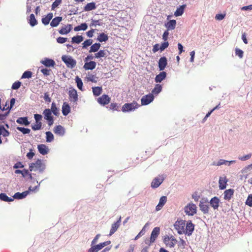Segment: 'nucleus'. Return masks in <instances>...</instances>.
I'll list each match as a JSON object with an SVG mask.
<instances>
[{
  "instance_id": "1",
  "label": "nucleus",
  "mask_w": 252,
  "mask_h": 252,
  "mask_svg": "<svg viewBox=\"0 0 252 252\" xmlns=\"http://www.w3.org/2000/svg\"><path fill=\"white\" fill-rule=\"evenodd\" d=\"M45 168L44 164L41 159H37L35 162L31 163L29 165V170L30 171H39L42 172Z\"/></svg>"
},
{
  "instance_id": "2",
  "label": "nucleus",
  "mask_w": 252,
  "mask_h": 252,
  "mask_svg": "<svg viewBox=\"0 0 252 252\" xmlns=\"http://www.w3.org/2000/svg\"><path fill=\"white\" fill-rule=\"evenodd\" d=\"M184 212L187 215L192 216L197 213V206L193 203H189L185 207Z\"/></svg>"
},
{
  "instance_id": "3",
  "label": "nucleus",
  "mask_w": 252,
  "mask_h": 252,
  "mask_svg": "<svg viewBox=\"0 0 252 252\" xmlns=\"http://www.w3.org/2000/svg\"><path fill=\"white\" fill-rule=\"evenodd\" d=\"M139 105L137 102L133 101L131 103H125L122 107V111L123 112H130L135 110L138 108Z\"/></svg>"
},
{
  "instance_id": "4",
  "label": "nucleus",
  "mask_w": 252,
  "mask_h": 252,
  "mask_svg": "<svg viewBox=\"0 0 252 252\" xmlns=\"http://www.w3.org/2000/svg\"><path fill=\"white\" fill-rule=\"evenodd\" d=\"M186 221L183 220H177L174 224L175 229L179 234L185 233Z\"/></svg>"
},
{
  "instance_id": "5",
  "label": "nucleus",
  "mask_w": 252,
  "mask_h": 252,
  "mask_svg": "<svg viewBox=\"0 0 252 252\" xmlns=\"http://www.w3.org/2000/svg\"><path fill=\"white\" fill-rule=\"evenodd\" d=\"M62 59L68 67L73 68L76 64V61L70 56H63Z\"/></svg>"
},
{
  "instance_id": "6",
  "label": "nucleus",
  "mask_w": 252,
  "mask_h": 252,
  "mask_svg": "<svg viewBox=\"0 0 252 252\" xmlns=\"http://www.w3.org/2000/svg\"><path fill=\"white\" fill-rule=\"evenodd\" d=\"M38 187V186H35L34 188H32V187H30L29 188V190H27L25 191H24L22 193L17 192L14 194V195L13 196V198L14 199H21L25 197H26L27 195L29 193L30 191H34Z\"/></svg>"
},
{
  "instance_id": "7",
  "label": "nucleus",
  "mask_w": 252,
  "mask_h": 252,
  "mask_svg": "<svg viewBox=\"0 0 252 252\" xmlns=\"http://www.w3.org/2000/svg\"><path fill=\"white\" fill-rule=\"evenodd\" d=\"M200 210L204 214L209 213V206L208 205V201L207 199L202 198L200 201L199 204Z\"/></svg>"
},
{
  "instance_id": "8",
  "label": "nucleus",
  "mask_w": 252,
  "mask_h": 252,
  "mask_svg": "<svg viewBox=\"0 0 252 252\" xmlns=\"http://www.w3.org/2000/svg\"><path fill=\"white\" fill-rule=\"evenodd\" d=\"M110 244V241H108L103 243H100L97 245L92 246L90 249H89L88 252H97L103 247L107 246Z\"/></svg>"
},
{
  "instance_id": "9",
  "label": "nucleus",
  "mask_w": 252,
  "mask_h": 252,
  "mask_svg": "<svg viewBox=\"0 0 252 252\" xmlns=\"http://www.w3.org/2000/svg\"><path fill=\"white\" fill-rule=\"evenodd\" d=\"M163 241L166 245L170 248L173 247L177 242V240L174 237L168 236H165Z\"/></svg>"
},
{
  "instance_id": "10",
  "label": "nucleus",
  "mask_w": 252,
  "mask_h": 252,
  "mask_svg": "<svg viewBox=\"0 0 252 252\" xmlns=\"http://www.w3.org/2000/svg\"><path fill=\"white\" fill-rule=\"evenodd\" d=\"M154 98V96L151 94L144 95L141 99V105H146L149 104L153 101Z\"/></svg>"
},
{
  "instance_id": "11",
  "label": "nucleus",
  "mask_w": 252,
  "mask_h": 252,
  "mask_svg": "<svg viewBox=\"0 0 252 252\" xmlns=\"http://www.w3.org/2000/svg\"><path fill=\"white\" fill-rule=\"evenodd\" d=\"M111 98L107 94H103L97 98V102L102 105H105L110 103Z\"/></svg>"
},
{
  "instance_id": "12",
  "label": "nucleus",
  "mask_w": 252,
  "mask_h": 252,
  "mask_svg": "<svg viewBox=\"0 0 252 252\" xmlns=\"http://www.w3.org/2000/svg\"><path fill=\"white\" fill-rule=\"evenodd\" d=\"M186 228L185 229V233L188 236L191 235L194 228V225L192 223L191 220L188 221L186 224Z\"/></svg>"
},
{
  "instance_id": "13",
  "label": "nucleus",
  "mask_w": 252,
  "mask_h": 252,
  "mask_svg": "<svg viewBox=\"0 0 252 252\" xmlns=\"http://www.w3.org/2000/svg\"><path fill=\"white\" fill-rule=\"evenodd\" d=\"M68 95L71 101H72L74 102H77L78 100V94L77 91L75 89H71L69 91Z\"/></svg>"
},
{
  "instance_id": "14",
  "label": "nucleus",
  "mask_w": 252,
  "mask_h": 252,
  "mask_svg": "<svg viewBox=\"0 0 252 252\" xmlns=\"http://www.w3.org/2000/svg\"><path fill=\"white\" fill-rule=\"evenodd\" d=\"M163 178L160 177V178L156 177L151 183V187L153 188H157L158 187L163 181Z\"/></svg>"
},
{
  "instance_id": "15",
  "label": "nucleus",
  "mask_w": 252,
  "mask_h": 252,
  "mask_svg": "<svg viewBox=\"0 0 252 252\" xmlns=\"http://www.w3.org/2000/svg\"><path fill=\"white\" fill-rule=\"evenodd\" d=\"M167 64V60L166 57H161L158 62V68L159 70H163Z\"/></svg>"
},
{
  "instance_id": "16",
  "label": "nucleus",
  "mask_w": 252,
  "mask_h": 252,
  "mask_svg": "<svg viewBox=\"0 0 252 252\" xmlns=\"http://www.w3.org/2000/svg\"><path fill=\"white\" fill-rule=\"evenodd\" d=\"M37 149L40 153L42 155L47 154L49 151L48 147L45 144H39L37 146Z\"/></svg>"
},
{
  "instance_id": "17",
  "label": "nucleus",
  "mask_w": 252,
  "mask_h": 252,
  "mask_svg": "<svg viewBox=\"0 0 252 252\" xmlns=\"http://www.w3.org/2000/svg\"><path fill=\"white\" fill-rule=\"evenodd\" d=\"M159 228L158 227H155L152 231L151 235V242H154L159 234Z\"/></svg>"
},
{
  "instance_id": "18",
  "label": "nucleus",
  "mask_w": 252,
  "mask_h": 252,
  "mask_svg": "<svg viewBox=\"0 0 252 252\" xmlns=\"http://www.w3.org/2000/svg\"><path fill=\"white\" fill-rule=\"evenodd\" d=\"M121 221V217L115 223H113L111 226V228L110 230L109 236L113 234L118 229L120 225Z\"/></svg>"
},
{
  "instance_id": "19",
  "label": "nucleus",
  "mask_w": 252,
  "mask_h": 252,
  "mask_svg": "<svg viewBox=\"0 0 252 252\" xmlns=\"http://www.w3.org/2000/svg\"><path fill=\"white\" fill-rule=\"evenodd\" d=\"M220 202L219 198L215 196L211 199L210 204L214 210H217L219 207Z\"/></svg>"
},
{
  "instance_id": "20",
  "label": "nucleus",
  "mask_w": 252,
  "mask_h": 252,
  "mask_svg": "<svg viewBox=\"0 0 252 252\" xmlns=\"http://www.w3.org/2000/svg\"><path fill=\"white\" fill-rule=\"evenodd\" d=\"M54 132L55 134L62 136L64 134L65 129L63 126L58 125L54 127Z\"/></svg>"
},
{
  "instance_id": "21",
  "label": "nucleus",
  "mask_w": 252,
  "mask_h": 252,
  "mask_svg": "<svg viewBox=\"0 0 252 252\" xmlns=\"http://www.w3.org/2000/svg\"><path fill=\"white\" fill-rule=\"evenodd\" d=\"M41 63L47 67H54L55 65V62L53 60L48 58H45L41 61Z\"/></svg>"
},
{
  "instance_id": "22",
  "label": "nucleus",
  "mask_w": 252,
  "mask_h": 252,
  "mask_svg": "<svg viewBox=\"0 0 252 252\" xmlns=\"http://www.w3.org/2000/svg\"><path fill=\"white\" fill-rule=\"evenodd\" d=\"M234 190L233 189H226L224 192V197L225 200H229L231 199L234 194Z\"/></svg>"
},
{
  "instance_id": "23",
  "label": "nucleus",
  "mask_w": 252,
  "mask_h": 252,
  "mask_svg": "<svg viewBox=\"0 0 252 252\" xmlns=\"http://www.w3.org/2000/svg\"><path fill=\"white\" fill-rule=\"evenodd\" d=\"M176 21L175 20H170L165 24V26L168 31L174 30L176 27Z\"/></svg>"
},
{
  "instance_id": "24",
  "label": "nucleus",
  "mask_w": 252,
  "mask_h": 252,
  "mask_svg": "<svg viewBox=\"0 0 252 252\" xmlns=\"http://www.w3.org/2000/svg\"><path fill=\"white\" fill-rule=\"evenodd\" d=\"M72 29V25L68 24L62 27L59 31V33L61 34H65L69 33Z\"/></svg>"
},
{
  "instance_id": "25",
  "label": "nucleus",
  "mask_w": 252,
  "mask_h": 252,
  "mask_svg": "<svg viewBox=\"0 0 252 252\" xmlns=\"http://www.w3.org/2000/svg\"><path fill=\"white\" fill-rule=\"evenodd\" d=\"M70 112V107L69 104L64 102L62 106V113L64 116L67 115Z\"/></svg>"
},
{
  "instance_id": "26",
  "label": "nucleus",
  "mask_w": 252,
  "mask_h": 252,
  "mask_svg": "<svg viewBox=\"0 0 252 252\" xmlns=\"http://www.w3.org/2000/svg\"><path fill=\"white\" fill-rule=\"evenodd\" d=\"M96 63L94 61H90L89 62L85 63L84 68L86 70H93L96 67Z\"/></svg>"
},
{
  "instance_id": "27",
  "label": "nucleus",
  "mask_w": 252,
  "mask_h": 252,
  "mask_svg": "<svg viewBox=\"0 0 252 252\" xmlns=\"http://www.w3.org/2000/svg\"><path fill=\"white\" fill-rule=\"evenodd\" d=\"M167 74L165 72L162 71L157 75L155 78V82L156 83H160L166 77Z\"/></svg>"
},
{
  "instance_id": "28",
  "label": "nucleus",
  "mask_w": 252,
  "mask_h": 252,
  "mask_svg": "<svg viewBox=\"0 0 252 252\" xmlns=\"http://www.w3.org/2000/svg\"><path fill=\"white\" fill-rule=\"evenodd\" d=\"M167 201V198L165 196H163L160 197L158 205L156 206V210L157 211L159 210L165 204Z\"/></svg>"
},
{
  "instance_id": "29",
  "label": "nucleus",
  "mask_w": 252,
  "mask_h": 252,
  "mask_svg": "<svg viewBox=\"0 0 252 252\" xmlns=\"http://www.w3.org/2000/svg\"><path fill=\"white\" fill-rule=\"evenodd\" d=\"M16 122L19 124L24 125L25 126H28L30 124V122H29L27 117L19 118L17 119Z\"/></svg>"
},
{
  "instance_id": "30",
  "label": "nucleus",
  "mask_w": 252,
  "mask_h": 252,
  "mask_svg": "<svg viewBox=\"0 0 252 252\" xmlns=\"http://www.w3.org/2000/svg\"><path fill=\"white\" fill-rule=\"evenodd\" d=\"M53 17V13H48L45 17L42 18V20H41L42 23L44 25H47L49 24L50 20L52 19Z\"/></svg>"
},
{
  "instance_id": "31",
  "label": "nucleus",
  "mask_w": 252,
  "mask_h": 252,
  "mask_svg": "<svg viewBox=\"0 0 252 252\" xmlns=\"http://www.w3.org/2000/svg\"><path fill=\"white\" fill-rule=\"evenodd\" d=\"M62 21V17H56L54 18L50 23V26L52 27H56L58 26L59 23Z\"/></svg>"
},
{
  "instance_id": "32",
  "label": "nucleus",
  "mask_w": 252,
  "mask_h": 252,
  "mask_svg": "<svg viewBox=\"0 0 252 252\" xmlns=\"http://www.w3.org/2000/svg\"><path fill=\"white\" fill-rule=\"evenodd\" d=\"M96 8L95 3L94 2H92L87 3L84 8L85 11H89L92 10H94Z\"/></svg>"
},
{
  "instance_id": "33",
  "label": "nucleus",
  "mask_w": 252,
  "mask_h": 252,
  "mask_svg": "<svg viewBox=\"0 0 252 252\" xmlns=\"http://www.w3.org/2000/svg\"><path fill=\"white\" fill-rule=\"evenodd\" d=\"M186 7V5L184 4V5H182L180 6L179 7L177 8V9H176V11L174 13L175 16H181L183 14Z\"/></svg>"
},
{
  "instance_id": "34",
  "label": "nucleus",
  "mask_w": 252,
  "mask_h": 252,
  "mask_svg": "<svg viewBox=\"0 0 252 252\" xmlns=\"http://www.w3.org/2000/svg\"><path fill=\"white\" fill-rule=\"evenodd\" d=\"M43 114L44 115V118L46 120L53 118L52 116L51 110L50 109H45L43 111Z\"/></svg>"
},
{
  "instance_id": "35",
  "label": "nucleus",
  "mask_w": 252,
  "mask_h": 252,
  "mask_svg": "<svg viewBox=\"0 0 252 252\" xmlns=\"http://www.w3.org/2000/svg\"><path fill=\"white\" fill-rule=\"evenodd\" d=\"M0 199L5 202H12L14 200L13 197H9L5 193H1L0 194Z\"/></svg>"
},
{
  "instance_id": "36",
  "label": "nucleus",
  "mask_w": 252,
  "mask_h": 252,
  "mask_svg": "<svg viewBox=\"0 0 252 252\" xmlns=\"http://www.w3.org/2000/svg\"><path fill=\"white\" fill-rule=\"evenodd\" d=\"M219 188L220 189H225L226 187L227 181L224 178L220 177L219 179Z\"/></svg>"
},
{
  "instance_id": "37",
  "label": "nucleus",
  "mask_w": 252,
  "mask_h": 252,
  "mask_svg": "<svg viewBox=\"0 0 252 252\" xmlns=\"http://www.w3.org/2000/svg\"><path fill=\"white\" fill-rule=\"evenodd\" d=\"M162 90V86L161 85L159 84H157L156 85L155 88L152 91V94L154 95V94H159Z\"/></svg>"
},
{
  "instance_id": "38",
  "label": "nucleus",
  "mask_w": 252,
  "mask_h": 252,
  "mask_svg": "<svg viewBox=\"0 0 252 252\" xmlns=\"http://www.w3.org/2000/svg\"><path fill=\"white\" fill-rule=\"evenodd\" d=\"M108 39V35L104 33H100L97 37V40L100 42H105Z\"/></svg>"
},
{
  "instance_id": "39",
  "label": "nucleus",
  "mask_w": 252,
  "mask_h": 252,
  "mask_svg": "<svg viewBox=\"0 0 252 252\" xmlns=\"http://www.w3.org/2000/svg\"><path fill=\"white\" fill-rule=\"evenodd\" d=\"M93 94L95 96L99 95L102 91V89L101 87H95L92 88Z\"/></svg>"
},
{
  "instance_id": "40",
  "label": "nucleus",
  "mask_w": 252,
  "mask_h": 252,
  "mask_svg": "<svg viewBox=\"0 0 252 252\" xmlns=\"http://www.w3.org/2000/svg\"><path fill=\"white\" fill-rule=\"evenodd\" d=\"M100 47V44L99 43H95L91 46L89 52H96L99 50Z\"/></svg>"
},
{
  "instance_id": "41",
  "label": "nucleus",
  "mask_w": 252,
  "mask_h": 252,
  "mask_svg": "<svg viewBox=\"0 0 252 252\" xmlns=\"http://www.w3.org/2000/svg\"><path fill=\"white\" fill-rule=\"evenodd\" d=\"M88 26L86 23H82L80 25L76 26L74 28V30L76 32L81 30L85 31L87 29Z\"/></svg>"
},
{
  "instance_id": "42",
  "label": "nucleus",
  "mask_w": 252,
  "mask_h": 252,
  "mask_svg": "<svg viewBox=\"0 0 252 252\" xmlns=\"http://www.w3.org/2000/svg\"><path fill=\"white\" fill-rule=\"evenodd\" d=\"M83 40V37L81 35H76L74 36L71 39V42L79 44Z\"/></svg>"
},
{
  "instance_id": "43",
  "label": "nucleus",
  "mask_w": 252,
  "mask_h": 252,
  "mask_svg": "<svg viewBox=\"0 0 252 252\" xmlns=\"http://www.w3.org/2000/svg\"><path fill=\"white\" fill-rule=\"evenodd\" d=\"M29 23L30 25L33 27L37 25V22L33 14H31L30 17Z\"/></svg>"
},
{
  "instance_id": "44",
  "label": "nucleus",
  "mask_w": 252,
  "mask_h": 252,
  "mask_svg": "<svg viewBox=\"0 0 252 252\" xmlns=\"http://www.w3.org/2000/svg\"><path fill=\"white\" fill-rule=\"evenodd\" d=\"M0 135L4 137H7L9 135V132L3 126H0Z\"/></svg>"
},
{
  "instance_id": "45",
  "label": "nucleus",
  "mask_w": 252,
  "mask_h": 252,
  "mask_svg": "<svg viewBox=\"0 0 252 252\" xmlns=\"http://www.w3.org/2000/svg\"><path fill=\"white\" fill-rule=\"evenodd\" d=\"M46 138L47 142H51L53 141L54 136L52 133L50 131H47L46 132Z\"/></svg>"
},
{
  "instance_id": "46",
  "label": "nucleus",
  "mask_w": 252,
  "mask_h": 252,
  "mask_svg": "<svg viewBox=\"0 0 252 252\" xmlns=\"http://www.w3.org/2000/svg\"><path fill=\"white\" fill-rule=\"evenodd\" d=\"M51 110V112H53V113L55 116H58L59 114V109L57 107L55 103L53 102L51 105V108L50 109Z\"/></svg>"
},
{
  "instance_id": "47",
  "label": "nucleus",
  "mask_w": 252,
  "mask_h": 252,
  "mask_svg": "<svg viewBox=\"0 0 252 252\" xmlns=\"http://www.w3.org/2000/svg\"><path fill=\"white\" fill-rule=\"evenodd\" d=\"M15 174H21L23 177H26L28 174H29V170L27 169H24L23 170L17 169L15 171Z\"/></svg>"
},
{
  "instance_id": "48",
  "label": "nucleus",
  "mask_w": 252,
  "mask_h": 252,
  "mask_svg": "<svg viewBox=\"0 0 252 252\" xmlns=\"http://www.w3.org/2000/svg\"><path fill=\"white\" fill-rule=\"evenodd\" d=\"M106 52L104 50H100L97 53L94 54V58H100L104 57L106 56Z\"/></svg>"
},
{
  "instance_id": "49",
  "label": "nucleus",
  "mask_w": 252,
  "mask_h": 252,
  "mask_svg": "<svg viewBox=\"0 0 252 252\" xmlns=\"http://www.w3.org/2000/svg\"><path fill=\"white\" fill-rule=\"evenodd\" d=\"M76 83L77 84V86L78 88L80 90L82 91V87H83V82L82 81V80L78 76H77L75 78Z\"/></svg>"
},
{
  "instance_id": "50",
  "label": "nucleus",
  "mask_w": 252,
  "mask_h": 252,
  "mask_svg": "<svg viewBox=\"0 0 252 252\" xmlns=\"http://www.w3.org/2000/svg\"><path fill=\"white\" fill-rule=\"evenodd\" d=\"M102 25V23L100 22V20H95L92 19L91 23L90 25L91 27H95L96 26H101Z\"/></svg>"
},
{
  "instance_id": "51",
  "label": "nucleus",
  "mask_w": 252,
  "mask_h": 252,
  "mask_svg": "<svg viewBox=\"0 0 252 252\" xmlns=\"http://www.w3.org/2000/svg\"><path fill=\"white\" fill-rule=\"evenodd\" d=\"M17 129L20 131L22 132L24 134H29L31 131V130L28 128L17 127Z\"/></svg>"
},
{
  "instance_id": "52",
  "label": "nucleus",
  "mask_w": 252,
  "mask_h": 252,
  "mask_svg": "<svg viewBox=\"0 0 252 252\" xmlns=\"http://www.w3.org/2000/svg\"><path fill=\"white\" fill-rule=\"evenodd\" d=\"M32 76V72L30 71H26L22 76V78H31Z\"/></svg>"
},
{
  "instance_id": "53",
  "label": "nucleus",
  "mask_w": 252,
  "mask_h": 252,
  "mask_svg": "<svg viewBox=\"0 0 252 252\" xmlns=\"http://www.w3.org/2000/svg\"><path fill=\"white\" fill-rule=\"evenodd\" d=\"M92 43H93V40L92 39H87L82 44L83 48H86L87 47L91 45Z\"/></svg>"
},
{
  "instance_id": "54",
  "label": "nucleus",
  "mask_w": 252,
  "mask_h": 252,
  "mask_svg": "<svg viewBox=\"0 0 252 252\" xmlns=\"http://www.w3.org/2000/svg\"><path fill=\"white\" fill-rule=\"evenodd\" d=\"M119 105L117 103H112L110 105L109 108L113 111H119Z\"/></svg>"
},
{
  "instance_id": "55",
  "label": "nucleus",
  "mask_w": 252,
  "mask_h": 252,
  "mask_svg": "<svg viewBox=\"0 0 252 252\" xmlns=\"http://www.w3.org/2000/svg\"><path fill=\"white\" fill-rule=\"evenodd\" d=\"M42 126L41 123L35 122V124L32 126V128L33 130H39L41 129Z\"/></svg>"
},
{
  "instance_id": "56",
  "label": "nucleus",
  "mask_w": 252,
  "mask_h": 252,
  "mask_svg": "<svg viewBox=\"0 0 252 252\" xmlns=\"http://www.w3.org/2000/svg\"><path fill=\"white\" fill-rule=\"evenodd\" d=\"M62 3V0H56L52 4L51 9L52 10H54Z\"/></svg>"
},
{
  "instance_id": "57",
  "label": "nucleus",
  "mask_w": 252,
  "mask_h": 252,
  "mask_svg": "<svg viewBox=\"0 0 252 252\" xmlns=\"http://www.w3.org/2000/svg\"><path fill=\"white\" fill-rule=\"evenodd\" d=\"M15 103V99L14 98H11L10 99V106L6 107V108H5V110H8V111H9V113L10 110L14 106Z\"/></svg>"
},
{
  "instance_id": "58",
  "label": "nucleus",
  "mask_w": 252,
  "mask_h": 252,
  "mask_svg": "<svg viewBox=\"0 0 252 252\" xmlns=\"http://www.w3.org/2000/svg\"><path fill=\"white\" fill-rule=\"evenodd\" d=\"M147 225V223L145 224V225L143 227V228L142 229V230L140 231V232L138 234V235L135 237L134 240L138 239L139 237L142 236L145 234V227Z\"/></svg>"
},
{
  "instance_id": "59",
  "label": "nucleus",
  "mask_w": 252,
  "mask_h": 252,
  "mask_svg": "<svg viewBox=\"0 0 252 252\" xmlns=\"http://www.w3.org/2000/svg\"><path fill=\"white\" fill-rule=\"evenodd\" d=\"M227 162H229V163L235 162L234 160L227 161L224 159H220L217 163V165L220 166L222 165L223 164H225Z\"/></svg>"
},
{
  "instance_id": "60",
  "label": "nucleus",
  "mask_w": 252,
  "mask_h": 252,
  "mask_svg": "<svg viewBox=\"0 0 252 252\" xmlns=\"http://www.w3.org/2000/svg\"><path fill=\"white\" fill-rule=\"evenodd\" d=\"M40 71L45 76H46L50 75L52 72V70L51 69L47 68L41 69Z\"/></svg>"
},
{
  "instance_id": "61",
  "label": "nucleus",
  "mask_w": 252,
  "mask_h": 252,
  "mask_svg": "<svg viewBox=\"0 0 252 252\" xmlns=\"http://www.w3.org/2000/svg\"><path fill=\"white\" fill-rule=\"evenodd\" d=\"M21 85V83L20 81H18L15 82L13 84L11 88L13 90H17V89H18L20 87Z\"/></svg>"
},
{
  "instance_id": "62",
  "label": "nucleus",
  "mask_w": 252,
  "mask_h": 252,
  "mask_svg": "<svg viewBox=\"0 0 252 252\" xmlns=\"http://www.w3.org/2000/svg\"><path fill=\"white\" fill-rule=\"evenodd\" d=\"M246 204L250 207H252V194L248 196L246 201Z\"/></svg>"
},
{
  "instance_id": "63",
  "label": "nucleus",
  "mask_w": 252,
  "mask_h": 252,
  "mask_svg": "<svg viewBox=\"0 0 252 252\" xmlns=\"http://www.w3.org/2000/svg\"><path fill=\"white\" fill-rule=\"evenodd\" d=\"M243 51L238 48L235 49L236 55L238 56L239 58H242L243 56Z\"/></svg>"
},
{
  "instance_id": "64",
  "label": "nucleus",
  "mask_w": 252,
  "mask_h": 252,
  "mask_svg": "<svg viewBox=\"0 0 252 252\" xmlns=\"http://www.w3.org/2000/svg\"><path fill=\"white\" fill-rule=\"evenodd\" d=\"M169 46V43H168V42L166 41V42H164L163 43H162L161 45V46H160V50L161 51H163L164 49H165L166 48H167Z\"/></svg>"
}]
</instances>
